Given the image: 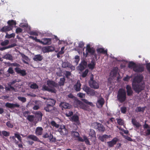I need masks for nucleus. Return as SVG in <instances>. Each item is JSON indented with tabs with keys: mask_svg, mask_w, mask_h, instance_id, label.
<instances>
[{
	"mask_svg": "<svg viewBox=\"0 0 150 150\" xmlns=\"http://www.w3.org/2000/svg\"><path fill=\"white\" fill-rule=\"evenodd\" d=\"M126 98V92L125 90L122 88H120L118 91L117 96L118 101L121 103H122L125 101Z\"/></svg>",
	"mask_w": 150,
	"mask_h": 150,
	"instance_id": "obj_1",
	"label": "nucleus"
},
{
	"mask_svg": "<svg viewBox=\"0 0 150 150\" xmlns=\"http://www.w3.org/2000/svg\"><path fill=\"white\" fill-rule=\"evenodd\" d=\"M132 86L133 90L138 94L144 89L145 86V84L144 83H132Z\"/></svg>",
	"mask_w": 150,
	"mask_h": 150,
	"instance_id": "obj_2",
	"label": "nucleus"
},
{
	"mask_svg": "<svg viewBox=\"0 0 150 150\" xmlns=\"http://www.w3.org/2000/svg\"><path fill=\"white\" fill-rule=\"evenodd\" d=\"M74 106L75 107H79L84 110H87L89 108V106L78 99L75 100L74 103Z\"/></svg>",
	"mask_w": 150,
	"mask_h": 150,
	"instance_id": "obj_3",
	"label": "nucleus"
},
{
	"mask_svg": "<svg viewBox=\"0 0 150 150\" xmlns=\"http://www.w3.org/2000/svg\"><path fill=\"white\" fill-rule=\"evenodd\" d=\"M95 52V50L93 47H91L89 44L87 45L86 49V53H83V55L85 57H87L89 54L91 55H93Z\"/></svg>",
	"mask_w": 150,
	"mask_h": 150,
	"instance_id": "obj_4",
	"label": "nucleus"
},
{
	"mask_svg": "<svg viewBox=\"0 0 150 150\" xmlns=\"http://www.w3.org/2000/svg\"><path fill=\"white\" fill-rule=\"evenodd\" d=\"M89 86L91 88L94 89H98L99 87L98 83L95 80H94L93 75L91 74L90 79L88 81Z\"/></svg>",
	"mask_w": 150,
	"mask_h": 150,
	"instance_id": "obj_5",
	"label": "nucleus"
},
{
	"mask_svg": "<svg viewBox=\"0 0 150 150\" xmlns=\"http://www.w3.org/2000/svg\"><path fill=\"white\" fill-rule=\"evenodd\" d=\"M91 125L95 129H98L99 132H104L105 130V127L101 123L95 122L92 123Z\"/></svg>",
	"mask_w": 150,
	"mask_h": 150,
	"instance_id": "obj_6",
	"label": "nucleus"
},
{
	"mask_svg": "<svg viewBox=\"0 0 150 150\" xmlns=\"http://www.w3.org/2000/svg\"><path fill=\"white\" fill-rule=\"evenodd\" d=\"M82 89L86 92L87 94L90 96H93L95 95L94 90L91 88L86 85H84Z\"/></svg>",
	"mask_w": 150,
	"mask_h": 150,
	"instance_id": "obj_7",
	"label": "nucleus"
},
{
	"mask_svg": "<svg viewBox=\"0 0 150 150\" xmlns=\"http://www.w3.org/2000/svg\"><path fill=\"white\" fill-rule=\"evenodd\" d=\"M144 70V67L142 64H136L134 69V71L136 72H142Z\"/></svg>",
	"mask_w": 150,
	"mask_h": 150,
	"instance_id": "obj_8",
	"label": "nucleus"
},
{
	"mask_svg": "<svg viewBox=\"0 0 150 150\" xmlns=\"http://www.w3.org/2000/svg\"><path fill=\"white\" fill-rule=\"evenodd\" d=\"M58 131L62 135H66L68 133L67 130L65 126L64 125H61L58 129Z\"/></svg>",
	"mask_w": 150,
	"mask_h": 150,
	"instance_id": "obj_9",
	"label": "nucleus"
},
{
	"mask_svg": "<svg viewBox=\"0 0 150 150\" xmlns=\"http://www.w3.org/2000/svg\"><path fill=\"white\" fill-rule=\"evenodd\" d=\"M55 50V49L52 46H48L43 47L42 49V51L44 53L52 52Z\"/></svg>",
	"mask_w": 150,
	"mask_h": 150,
	"instance_id": "obj_10",
	"label": "nucleus"
},
{
	"mask_svg": "<svg viewBox=\"0 0 150 150\" xmlns=\"http://www.w3.org/2000/svg\"><path fill=\"white\" fill-rule=\"evenodd\" d=\"M47 84L50 88L59 87L58 84L52 80H48L47 81Z\"/></svg>",
	"mask_w": 150,
	"mask_h": 150,
	"instance_id": "obj_11",
	"label": "nucleus"
},
{
	"mask_svg": "<svg viewBox=\"0 0 150 150\" xmlns=\"http://www.w3.org/2000/svg\"><path fill=\"white\" fill-rule=\"evenodd\" d=\"M143 76L142 75H139L136 76L133 79L132 83H140L143 79Z\"/></svg>",
	"mask_w": 150,
	"mask_h": 150,
	"instance_id": "obj_12",
	"label": "nucleus"
},
{
	"mask_svg": "<svg viewBox=\"0 0 150 150\" xmlns=\"http://www.w3.org/2000/svg\"><path fill=\"white\" fill-rule=\"evenodd\" d=\"M43 41L40 40L39 43L43 45H50L52 43L51 39L45 38L42 39Z\"/></svg>",
	"mask_w": 150,
	"mask_h": 150,
	"instance_id": "obj_13",
	"label": "nucleus"
},
{
	"mask_svg": "<svg viewBox=\"0 0 150 150\" xmlns=\"http://www.w3.org/2000/svg\"><path fill=\"white\" fill-rule=\"evenodd\" d=\"M83 139L79 136L77 138V140L78 141L81 142H85L86 144L88 145H90V142L88 138L85 136L83 137Z\"/></svg>",
	"mask_w": 150,
	"mask_h": 150,
	"instance_id": "obj_14",
	"label": "nucleus"
},
{
	"mask_svg": "<svg viewBox=\"0 0 150 150\" xmlns=\"http://www.w3.org/2000/svg\"><path fill=\"white\" fill-rule=\"evenodd\" d=\"M15 71L18 74H20L22 76H24L26 75L27 73L25 70H21L20 68L16 67L15 68Z\"/></svg>",
	"mask_w": 150,
	"mask_h": 150,
	"instance_id": "obj_15",
	"label": "nucleus"
},
{
	"mask_svg": "<svg viewBox=\"0 0 150 150\" xmlns=\"http://www.w3.org/2000/svg\"><path fill=\"white\" fill-rule=\"evenodd\" d=\"M5 106L7 108L13 109L15 108H19L20 105L18 103L13 104L7 103H6Z\"/></svg>",
	"mask_w": 150,
	"mask_h": 150,
	"instance_id": "obj_16",
	"label": "nucleus"
},
{
	"mask_svg": "<svg viewBox=\"0 0 150 150\" xmlns=\"http://www.w3.org/2000/svg\"><path fill=\"white\" fill-rule=\"evenodd\" d=\"M118 140V139L115 137L111 141L108 142L107 143L108 147H113L116 144Z\"/></svg>",
	"mask_w": 150,
	"mask_h": 150,
	"instance_id": "obj_17",
	"label": "nucleus"
},
{
	"mask_svg": "<svg viewBox=\"0 0 150 150\" xmlns=\"http://www.w3.org/2000/svg\"><path fill=\"white\" fill-rule=\"evenodd\" d=\"M126 88L127 96H132L133 92L131 86L129 85H127Z\"/></svg>",
	"mask_w": 150,
	"mask_h": 150,
	"instance_id": "obj_18",
	"label": "nucleus"
},
{
	"mask_svg": "<svg viewBox=\"0 0 150 150\" xmlns=\"http://www.w3.org/2000/svg\"><path fill=\"white\" fill-rule=\"evenodd\" d=\"M47 104H48L52 107L55 105L56 102V100L54 99L49 98L47 99V100L45 101Z\"/></svg>",
	"mask_w": 150,
	"mask_h": 150,
	"instance_id": "obj_19",
	"label": "nucleus"
},
{
	"mask_svg": "<svg viewBox=\"0 0 150 150\" xmlns=\"http://www.w3.org/2000/svg\"><path fill=\"white\" fill-rule=\"evenodd\" d=\"M54 107H52L48 104H46L44 107V110L46 112H52L54 110Z\"/></svg>",
	"mask_w": 150,
	"mask_h": 150,
	"instance_id": "obj_20",
	"label": "nucleus"
},
{
	"mask_svg": "<svg viewBox=\"0 0 150 150\" xmlns=\"http://www.w3.org/2000/svg\"><path fill=\"white\" fill-rule=\"evenodd\" d=\"M87 64V62L85 60L81 62L79 67V69L82 71L86 67Z\"/></svg>",
	"mask_w": 150,
	"mask_h": 150,
	"instance_id": "obj_21",
	"label": "nucleus"
},
{
	"mask_svg": "<svg viewBox=\"0 0 150 150\" xmlns=\"http://www.w3.org/2000/svg\"><path fill=\"white\" fill-rule=\"evenodd\" d=\"M81 84L80 83V81L78 80L77 83L74 85V88L76 91H79L81 90Z\"/></svg>",
	"mask_w": 150,
	"mask_h": 150,
	"instance_id": "obj_22",
	"label": "nucleus"
},
{
	"mask_svg": "<svg viewBox=\"0 0 150 150\" xmlns=\"http://www.w3.org/2000/svg\"><path fill=\"white\" fill-rule=\"evenodd\" d=\"M104 103V99L103 98L101 97L98 99L96 103V105L98 108L102 107Z\"/></svg>",
	"mask_w": 150,
	"mask_h": 150,
	"instance_id": "obj_23",
	"label": "nucleus"
},
{
	"mask_svg": "<svg viewBox=\"0 0 150 150\" xmlns=\"http://www.w3.org/2000/svg\"><path fill=\"white\" fill-rule=\"evenodd\" d=\"M13 27L9 25L4 26L0 29V31L2 32H6L12 30Z\"/></svg>",
	"mask_w": 150,
	"mask_h": 150,
	"instance_id": "obj_24",
	"label": "nucleus"
},
{
	"mask_svg": "<svg viewBox=\"0 0 150 150\" xmlns=\"http://www.w3.org/2000/svg\"><path fill=\"white\" fill-rule=\"evenodd\" d=\"M60 106L62 108V109H69L70 108V105L69 103L65 102H62L60 105Z\"/></svg>",
	"mask_w": 150,
	"mask_h": 150,
	"instance_id": "obj_25",
	"label": "nucleus"
},
{
	"mask_svg": "<svg viewBox=\"0 0 150 150\" xmlns=\"http://www.w3.org/2000/svg\"><path fill=\"white\" fill-rule=\"evenodd\" d=\"M43 59V57L42 55L40 54H38L34 56L33 59L35 61H40L42 60Z\"/></svg>",
	"mask_w": 150,
	"mask_h": 150,
	"instance_id": "obj_26",
	"label": "nucleus"
},
{
	"mask_svg": "<svg viewBox=\"0 0 150 150\" xmlns=\"http://www.w3.org/2000/svg\"><path fill=\"white\" fill-rule=\"evenodd\" d=\"M43 131V129L41 127H38L36 128L35 133L37 135H42Z\"/></svg>",
	"mask_w": 150,
	"mask_h": 150,
	"instance_id": "obj_27",
	"label": "nucleus"
},
{
	"mask_svg": "<svg viewBox=\"0 0 150 150\" xmlns=\"http://www.w3.org/2000/svg\"><path fill=\"white\" fill-rule=\"evenodd\" d=\"M21 55L23 59L22 61L25 64H28V63L27 61H28L29 60V57L24 54H21Z\"/></svg>",
	"mask_w": 150,
	"mask_h": 150,
	"instance_id": "obj_28",
	"label": "nucleus"
},
{
	"mask_svg": "<svg viewBox=\"0 0 150 150\" xmlns=\"http://www.w3.org/2000/svg\"><path fill=\"white\" fill-rule=\"evenodd\" d=\"M132 123L133 125L137 128H139L141 126V124L138 122H137L134 118L132 119Z\"/></svg>",
	"mask_w": 150,
	"mask_h": 150,
	"instance_id": "obj_29",
	"label": "nucleus"
},
{
	"mask_svg": "<svg viewBox=\"0 0 150 150\" xmlns=\"http://www.w3.org/2000/svg\"><path fill=\"white\" fill-rule=\"evenodd\" d=\"M28 138L35 141L40 142L39 138L36 136L33 135H30L28 136Z\"/></svg>",
	"mask_w": 150,
	"mask_h": 150,
	"instance_id": "obj_30",
	"label": "nucleus"
},
{
	"mask_svg": "<svg viewBox=\"0 0 150 150\" xmlns=\"http://www.w3.org/2000/svg\"><path fill=\"white\" fill-rule=\"evenodd\" d=\"M96 64L95 61L93 60L91 61V63L88 64V66L89 69L92 70L94 68Z\"/></svg>",
	"mask_w": 150,
	"mask_h": 150,
	"instance_id": "obj_31",
	"label": "nucleus"
},
{
	"mask_svg": "<svg viewBox=\"0 0 150 150\" xmlns=\"http://www.w3.org/2000/svg\"><path fill=\"white\" fill-rule=\"evenodd\" d=\"M65 80L66 79L64 77L60 78L59 79V81L58 82V86H64L65 81Z\"/></svg>",
	"mask_w": 150,
	"mask_h": 150,
	"instance_id": "obj_32",
	"label": "nucleus"
},
{
	"mask_svg": "<svg viewBox=\"0 0 150 150\" xmlns=\"http://www.w3.org/2000/svg\"><path fill=\"white\" fill-rule=\"evenodd\" d=\"M71 120L78 123L79 122V117L77 115H74L72 116Z\"/></svg>",
	"mask_w": 150,
	"mask_h": 150,
	"instance_id": "obj_33",
	"label": "nucleus"
},
{
	"mask_svg": "<svg viewBox=\"0 0 150 150\" xmlns=\"http://www.w3.org/2000/svg\"><path fill=\"white\" fill-rule=\"evenodd\" d=\"M97 51L98 53L103 54H107V50H105L103 48H99L97 50Z\"/></svg>",
	"mask_w": 150,
	"mask_h": 150,
	"instance_id": "obj_34",
	"label": "nucleus"
},
{
	"mask_svg": "<svg viewBox=\"0 0 150 150\" xmlns=\"http://www.w3.org/2000/svg\"><path fill=\"white\" fill-rule=\"evenodd\" d=\"M7 23L8 25L13 28V25H15L16 24V21L13 20L8 21L7 22Z\"/></svg>",
	"mask_w": 150,
	"mask_h": 150,
	"instance_id": "obj_35",
	"label": "nucleus"
},
{
	"mask_svg": "<svg viewBox=\"0 0 150 150\" xmlns=\"http://www.w3.org/2000/svg\"><path fill=\"white\" fill-rule=\"evenodd\" d=\"M146 107L145 106L143 107H137L135 110V111L137 112H144L145 110Z\"/></svg>",
	"mask_w": 150,
	"mask_h": 150,
	"instance_id": "obj_36",
	"label": "nucleus"
},
{
	"mask_svg": "<svg viewBox=\"0 0 150 150\" xmlns=\"http://www.w3.org/2000/svg\"><path fill=\"white\" fill-rule=\"evenodd\" d=\"M136 64H137L133 62H130L128 64V67L130 69L132 68L134 71V69L135 68V67L136 66Z\"/></svg>",
	"mask_w": 150,
	"mask_h": 150,
	"instance_id": "obj_37",
	"label": "nucleus"
},
{
	"mask_svg": "<svg viewBox=\"0 0 150 150\" xmlns=\"http://www.w3.org/2000/svg\"><path fill=\"white\" fill-rule=\"evenodd\" d=\"M35 116L33 115H28L27 117V119L30 122H33L34 120Z\"/></svg>",
	"mask_w": 150,
	"mask_h": 150,
	"instance_id": "obj_38",
	"label": "nucleus"
},
{
	"mask_svg": "<svg viewBox=\"0 0 150 150\" xmlns=\"http://www.w3.org/2000/svg\"><path fill=\"white\" fill-rule=\"evenodd\" d=\"M51 125L53 127H54L56 128H59V125L56 123L54 121H52L50 123Z\"/></svg>",
	"mask_w": 150,
	"mask_h": 150,
	"instance_id": "obj_39",
	"label": "nucleus"
},
{
	"mask_svg": "<svg viewBox=\"0 0 150 150\" xmlns=\"http://www.w3.org/2000/svg\"><path fill=\"white\" fill-rule=\"evenodd\" d=\"M82 100L86 104L88 105H89L91 106H93V104L92 103L89 102L86 99H82Z\"/></svg>",
	"mask_w": 150,
	"mask_h": 150,
	"instance_id": "obj_40",
	"label": "nucleus"
},
{
	"mask_svg": "<svg viewBox=\"0 0 150 150\" xmlns=\"http://www.w3.org/2000/svg\"><path fill=\"white\" fill-rule=\"evenodd\" d=\"M71 134L75 138H78L79 136V133L77 132L72 131L71 132Z\"/></svg>",
	"mask_w": 150,
	"mask_h": 150,
	"instance_id": "obj_41",
	"label": "nucleus"
},
{
	"mask_svg": "<svg viewBox=\"0 0 150 150\" xmlns=\"http://www.w3.org/2000/svg\"><path fill=\"white\" fill-rule=\"evenodd\" d=\"M14 135L15 136L16 138L18 139L20 143H22V137L19 134L17 133H15Z\"/></svg>",
	"mask_w": 150,
	"mask_h": 150,
	"instance_id": "obj_42",
	"label": "nucleus"
},
{
	"mask_svg": "<svg viewBox=\"0 0 150 150\" xmlns=\"http://www.w3.org/2000/svg\"><path fill=\"white\" fill-rule=\"evenodd\" d=\"M117 123L120 125H122L124 124V122L123 120L121 119H116Z\"/></svg>",
	"mask_w": 150,
	"mask_h": 150,
	"instance_id": "obj_43",
	"label": "nucleus"
},
{
	"mask_svg": "<svg viewBox=\"0 0 150 150\" xmlns=\"http://www.w3.org/2000/svg\"><path fill=\"white\" fill-rule=\"evenodd\" d=\"M70 63L69 62H63L62 64V67L64 68L68 67Z\"/></svg>",
	"mask_w": 150,
	"mask_h": 150,
	"instance_id": "obj_44",
	"label": "nucleus"
},
{
	"mask_svg": "<svg viewBox=\"0 0 150 150\" xmlns=\"http://www.w3.org/2000/svg\"><path fill=\"white\" fill-rule=\"evenodd\" d=\"M30 87L32 89H36L38 88V86L36 83H33L30 86Z\"/></svg>",
	"mask_w": 150,
	"mask_h": 150,
	"instance_id": "obj_45",
	"label": "nucleus"
},
{
	"mask_svg": "<svg viewBox=\"0 0 150 150\" xmlns=\"http://www.w3.org/2000/svg\"><path fill=\"white\" fill-rule=\"evenodd\" d=\"M9 40H5L4 41L1 43V45L3 46L7 45L9 43Z\"/></svg>",
	"mask_w": 150,
	"mask_h": 150,
	"instance_id": "obj_46",
	"label": "nucleus"
},
{
	"mask_svg": "<svg viewBox=\"0 0 150 150\" xmlns=\"http://www.w3.org/2000/svg\"><path fill=\"white\" fill-rule=\"evenodd\" d=\"M88 72V69H86L84 71L82 74L81 76L83 78L85 77L87 75Z\"/></svg>",
	"mask_w": 150,
	"mask_h": 150,
	"instance_id": "obj_47",
	"label": "nucleus"
},
{
	"mask_svg": "<svg viewBox=\"0 0 150 150\" xmlns=\"http://www.w3.org/2000/svg\"><path fill=\"white\" fill-rule=\"evenodd\" d=\"M127 110V108L125 107H121L120 108V111L121 113L123 114H125Z\"/></svg>",
	"mask_w": 150,
	"mask_h": 150,
	"instance_id": "obj_48",
	"label": "nucleus"
},
{
	"mask_svg": "<svg viewBox=\"0 0 150 150\" xmlns=\"http://www.w3.org/2000/svg\"><path fill=\"white\" fill-rule=\"evenodd\" d=\"M18 99L23 103H25L26 101V98L24 97L18 96Z\"/></svg>",
	"mask_w": 150,
	"mask_h": 150,
	"instance_id": "obj_49",
	"label": "nucleus"
},
{
	"mask_svg": "<svg viewBox=\"0 0 150 150\" xmlns=\"http://www.w3.org/2000/svg\"><path fill=\"white\" fill-rule=\"evenodd\" d=\"M90 136H96V132L93 129H91L89 133Z\"/></svg>",
	"mask_w": 150,
	"mask_h": 150,
	"instance_id": "obj_50",
	"label": "nucleus"
},
{
	"mask_svg": "<svg viewBox=\"0 0 150 150\" xmlns=\"http://www.w3.org/2000/svg\"><path fill=\"white\" fill-rule=\"evenodd\" d=\"M50 141L52 142H55V139L53 138V136L52 134L50 133L49 137Z\"/></svg>",
	"mask_w": 150,
	"mask_h": 150,
	"instance_id": "obj_51",
	"label": "nucleus"
},
{
	"mask_svg": "<svg viewBox=\"0 0 150 150\" xmlns=\"http://www.w3.org/2000/svg\"><path fill=\"white\" fill-rule=\"evenodd\" d=\"M7 71L8 73L11 74H13L14 73V72L13 68L11 67L9 68Z\"/></svg>",
	"mask_w": 150,
	"mask_h": 150,
	"instance_id": "obj_52",
	"label": "nucleus"
},
{
	"mask_svg": "<svg viewBox=\"0 0 150 150\" xmlns=\"http://www.w3.org/2000/svg\"><path fill=\"white\" fill-rule=\"evenodd\" d=\"M15 36V34L14 33H12L10 34H6V37L8 38H14Z\"/></svg>",
	"mask_w": 150,
	"mask_h": 150,
	"instance_id": "obj_53",
	"label": "nucleus"
},
{
	"mask_svg": "<svg viewBox=\"0 0 150 150\" xmlns=\"http://www.w3.org/2000/svg\"><path fill=\"white\" fill-rule=\"evenodd\" d=\"M1 134L5 137H8L9 135V133L5 131H2Z\"/></svg>",
	"mask_w": 150,
	"mask_h": 150,
	"instance_id": "obj_54",
	"label": "nucleus"
},
{
	"mask_svg": "<svg viewBox=\"0 0 150 150\" xmlns=\"http://www.w3.org/2000/svg\"><path fill=\"white\" fill-rule=\"evenodd\" d=\"M5 58L7 59L11 60L12 59V56L11 54H7L4 56Z\"/></svg>",
	"mask_w": 150,
	"mask_h": 150,
	"instance_id": "obj_55",
	"label": "nucleus"
},
{
	"mask_svg": "<svg viewBox=\"0 0 150 150\" xmlns=\"http://www.w3.org/2000/svg\"><path fill=\"white\" fill-rule=\"evenodd\" d=\"M29 38L33 40H34L36 42H40V40L38 39L36 37H34L33 36H29Z\"/></svg>",
	"mask_w": 150,
	"mask_h": 150,
	"instance_id": "obj_56",
	"label": "nucleus"
},
{
	"mask_svg": "<svg viewBox=\"0 0 150 150\" xmlns=\"http://www.w3.org/2000/svg\"><path fill=\"white\" fill-rule=\"evenodd\" d=\"M23 29L21 28L18 27L17 28L16 30V33L17 34H18L20 33H21L23 31Z\"/></svg>",
	"mask_w": 150,
	"mask_h": 150,
	"instance_id": "obj_57",
	"label": "nucleus"
},
{
	"mask_svg": "<svg viewBox=\"0 0 150 150\" xmlns=\"http://www.w3.org/2000/svg\"><path fill=\"white\" fill-rule=\"evenodd\" d=\"M73 114V112L72 111H69V112H67L65 113L66 116L67 117H69L72 116Z\"/></svg>",
	"mask_w": 150,
	"mask_h": 150,
	"instance_id": "obj_58",
	"label": "nucleus"
},
{
	"mask_svg": "<svg viewBox=\"0 0 150 150\" xmlns=\"http://www.w3.org/2000/svg\"><path fill=\"white\" fill-rule=\"evenodd\" d=\"M90 139L91 141L93 142H94L96 140V137L95 136H90Z\"/></svg>",
	"mask_w": 150,
	"mask_h": 150,
	"instance_id": "obj_59",
	"label": "nucleus"
},
{
	"mask_svg": "<svg viewBox=\"0 0 150 150\" xmlns=\"http://www.w3.org/2000/svg\"><path fill=\"white\" fill-rule=\"evenodd\" d=\"M6 125L7 127L10 128H12L13 127V125L11 123L10 121H8L6 123Z\"/></svg>",
	"mask_w": 150,
	"mask_h": 150,
	"instance_id": "obj_60",
	"label": "nucleus"
},
{
	"mask_svg": "<svg viewBox=\"0 0 150 150\" xmlns=\"http://www.w3.org/2000/svg\"><path fill=\"white\" fill-rule=\"evenodd\" d=\"M49 88L46 85H44L42 87V90L43 91H48Z\"/></svg>",
	"mask_w": 150,
	"mask_h": 150,
	"instance_id": "obj_61",
	"label": "nucleus"
},
{
	"mask_svg": "<svg viewBox=\"0 0 150 150\" xmlns=\"http://www.w3.org/2000/svg\"><path fill=\"white\" fill-rule=\"evenodd\" d=\"M146 68L150 74V63L146 64Z\"/></svg>",
	"mask_w": 150,
	"mask_h": 150,
	"instance_id": "obj_62",
	"label": "nucleus"
},
{
	"mask_svg": "<svg viewBox=\"0 0 150 150\" xmlns=\"http://www.w3.org/2000/svg\"><path fill=\"white\" fill-rule=\"evenodd\" d=\"M77 96L80 98H83L85 96V94L81 93H79L77 94Z\"/></svg>",
	"mask_w": 150,
	"mask_h": 150,
	"instance_id": "obj_63",
	"label": "nucleus"
},
{
	"mask_svg": "<svg viewBox=\"0 0 150 150\" xmlns=\"http://www.w3.org/2000/svg\"><path fill=\"white\" fill-rule=\"evenodd\" d=\"M84 43L83 42H80L78 44L79 47L80 48H82L84 46Z\"/></svg>",
	"mask_w": 150,
	"mask_h": 150,
	"instance_id": "obj_64",
	"label": "nucleus"
}]
</instances>
